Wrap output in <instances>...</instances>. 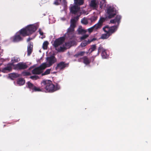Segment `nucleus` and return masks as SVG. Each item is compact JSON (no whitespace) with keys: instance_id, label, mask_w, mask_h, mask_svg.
Returning <instances> with one entry per match:
<instances>
[{"instance_id":"obj_1","label":"nucleus","mask_w":151,"mask_h":151,"mask_svg":"<svg viewBox=\"0 0 151 151\" xmlns=\"http://www.w3.org/2000/svg\"><path fill=\"white\" fill-rule=\"evenodd\" d=\"M27 84L28 88L30 91H32V92H40L43 91L46 92L52 93L60 88V86L58 83H56L55 85L51 81L48 80H43L41 81V86L40 87L36 86L30 82H28Z\"/></svg>"},{"instance_id":"obj_2","label":"nucleus","mask_w":151,"mask_h":151,"mask_svg":"<svg viewBox=\"0 0 151 151\" xmlns=\"http://www.w3.org/2000/svg\"><path fill=\"white\" fill-rule=\"evenodd\" d=\"M37 29V27L35 25H29L17 32L11 38V39L12 42H20L23 40L24 37L31 35L35 32Z\"/></svg>"},{"instance_id":"obj_3","label":"nucleus","mask_w":151,"mask_h":151,"mask_svg":"<svg viewBox=\"0 0 151 151\" xmlns=\"http://www.w3.org/2000/svg\"><path fill=\"white\" fill-rule=\"evenodd\" d=\"M46 68L45 65L44 63H42L39 66L36 67L32 71L33 74L40 75L42 73L43 70Z\"/></svg>"},{"instance_id":"obj_4","label":"nucleus","mask_w":151,"mask_h":151,"mask_svg":"<svg viewBox=\"0 0 151 151\" xmlns=\"http://www.w3.org/2000/svg\"><path fill=\"white\" fill-rule=\"evenodd\" d=\"M46 63H44L47 67H49L57 62V59L53 55H51L46 58Z\"/></svg>"},{"instance_id":"obj_5","label":"nucleus","mask_w":151,"mask_h":151,"mask_svg":"<svg viewBox=\"0 0 151 151\" xmlns=\"http://www.w3.org/2000/svg\"><path fill=\"white\" fill-rule=\"evenodd\" d=\"M65 40V36L60 37L56 39L54 42L53 45L54 47H58L59 46L62 45L64 43Z\"/></svg>"},{"instance_id":"obj_6","label":"nucleus","mask_w":151,"mask_h":151,"mask_svg":"<svg viewBox=\"0 0 151 151\" xmlns=\"http://www.w3.org/2000/svg\"><path fill=\"white\" fill-rule=\"evenodd\" d=\"M69 64L66 63L62 61L58 63L55 69L56 70H63L66 67L68 66Z\"/></svg>"},{"instance_id":"obj_7","label":"nucleus","mask_w":151,"mask_h":151,"mask_svg":"<svg viewBox=\"0 0 151 151\" xmlns=\"http://www.w3.org/2000/svg\"><path fill=\"white\" fill-rule=\"evenodd\" d=\"M96 48H90L88 51L86 52L81 51L78 52L77 54L74 55V57L76 58H78L79 57L82 56L85 53H86L88 54L89 52L91 53L92 51L96 50Z\"/></svg>"},{"instance_id":"obj_8","label":"nucleus","mask_w":151,"mask_h":151,"mask_svg":"<svg viewBox=\"0 0 151 151\" xmlns=\"http://www.w3.org/2000/svg\"><path fill=\"white\" fill-rule=\"evenodd\" d=\"M14 66L15 69L17 70H22L26 69L28 67V66L25 63L20 62L14 65Z\"/></svg>"},{"instance_id":"obj_9","label":"nucleus","mask_w":151,"mask_h":151,"mask_svg":"<svg viewBox=\"0 0 151 151\" xmlns=\"http://www.w3.org/2000/svg\"><path fill=\"white\" fill-rule=\"evenodd\" d=\"M67 35L68 37L70 40H72L76 37L75 34L74 33V30L70 29H68L67 32L64 35L65 37V35Z\"/></svg>"},{"instance_id":"obj_10","label":"nucleus","mask_w":151,"mask_h":151,"mask_svg":"<svg viewBox=\"0 0 151 151\" xmlns=\"http://www.w3.org/2000/svg\"><path fill=\"white\" fill-rule=\"evenodd\" d=\"M114 9V8L110 7L107 9V13L109 18H112L116 15V12Z\"/></svg>"},{"instance_id":"obj_11","label":"nucleus","mask_w":151,"mask_h":151,"mask_svg":"<svg viewBox=\"0 0 151 151\" xmlns=\"http://www.w3.org/2000/svg\"><path fill=\"white\" fill-rule=\"evenodd\" d=\"M118 26L114 25L109 27L108 26H106L104 28H105V29H106V31L111 34V35L114 32L117 30Z\"/></svg>"},{"instance_id":"obj_12","label":"nucleus","mask_w":151,"mask_h":151,"mask_svg":"<svg viewBox=\"0 0 151 151\" xmlns=\"http://www.w3.org/2000/svg\"><path fill=\"white\" fill-rule=\"evenodd\" d=\"M101 52V56L103 58H106L109 55L107 50L104 49L103 48H99L98 52L99 53Z\"/></svg>"},{"instance_id":"obj_13","label":"nucleus","mask_w":151,"mask_h":151,"mask_svg":"<svg viewBox=\"0 0 151 151\" xmlns=\"http://www.w3.org/2000/svg\"><path fill=\"white\" fill-rule=\"evenodd\" d=\"M77 45V42L75 40H69L65 42L64 45L65 46L71 47L72 46H75Z\"/></svg>"},{"instance_id":"obj_14","label":"nucleus","mask_w":151,"mask_h":151,"mask_svg":"<svg viewBox=\"0 0 151 151\" xmlns=\"http://www.w3.org/2000/svg\"><path fill=\"white\" fill-rule=\"evenodd\" d=\"M99 2L96 0H91L89 4L90 7L94 9H96L98 7Z\"/></svg>"},{"instance_id":"obj_15","label":"nucleus","mask_w":151,"mask_h":151,"mask_svg":"<svg viewBox=\"0 0 151 151\" xmlns=\"http://www.w3.org/2000/svg\"><path fill=\"white\" fill-rule=\"evenodd\" d=\"M14 65L12 63H9L7 66L3 68L2 70V72L3 73H6L7 71H10L12 69V66Z\"/></svg>"},{"instance_id":"obj_16","label":"nucleus","mask_w":151,"mask_h":151,"mask_svg":"<svg viewBox=\"0 0 151 151\" xmlns=\"http://www.w3.org/2000/svg\"><path fill=\"white\" fill-rule=\"evenodd\" d=\"M121 18V16L117 15L114 19L110 20V22L111 23L114 24L117 22L118 24L117 26H118L120 22V20Z\"/></svg>"},{"instance_id":"obj_17","label":"nucleus","mask_w":151,"mask_h":151,"mask_svg":"<svg viewBox=\"0 0 151 151\" xmlns=\"http://www.w3.org/2000/svg\"><path fill=\"white\" fill-rule=\"evenodd\" d=\"M106 18L104 17H101L98 22L96 24V25L97 28H100L102 25L103 23L105 21Z\"/></svg>"},{"instance_id":"obj_18","label":"nucleus","mask_w":151,"mask_h":151,"mask_svg":"<svg viewBox=\"0 0 151 151\" xmlns=\"http://www.w3.org/2000/svg\"><path fill=\"white\" fill-rule=\"evenodd\" d=\"M79 9L80 7H78V6H73L71 7L70 11L73 14H76Z\"/></svg>"},{"instance_id":"obj_19","label":"nucleus","mask_w":151,"mask_h":151,"mask_svg":"<svg viewBox=\"0 0 151 151\" xmlns=\"http://www.w3.org/2000/svg\"><path fill=\"white\" fill-rule=\"evenodd\" d=\"M96 40V39L94 38L90 40H88L87 41L84 40L82 42L81 45L82 47H85L86 46L87 44H89L91 42L95 41Z\"/></svg>"},{"instance_id":"obj_20","label":"nucleus","mask_w":151,"mask_h":151,"mask_svg":"<svg viewBox=\"0 0 151 151\" xmlns=\"http://www.w3.org/2000/svg\"><path fill=\"white\" fill-rule=\"evenodd\" d=\"M103 29L105 32H106V33L102 34L101 36V38L102 39H106L111 36V34H109V33L106 31V29H105V28H103Z\"/></svg>"},{"instance_id":"obj_21","label":"nucleus","mask_w":151,"mask_h":151,"mask_svg":"<svg viewBox=\"0 0 151 151\" xmlns=\"http://www.w3.org/2000/svg\"><path fill=\"white\" fill-rule=\"evenodd\" d=\"M75 4L77 5L81 6L83 5L85 0H74Z\"/></svg>"},{"instance_id":"obj_22","label":"nucleus","mask_w":151,"mask_h":151,"mask_svg":"<svg viewBox=\"0 0 151 151\" xmlns=\"http://www.w3.org/2000/svg\"><path fill=\"white\" fill-rule=\"evenodd\" d=\"M82 59L83 60V63L86 65H88L91 63V60L86 56L83 57Z\"/></svg>"},{"instance_id":"obj_23","label":"nucleus","mask_w":151,"mask_h":151,"mask_svg":"<svg viewBox=\"0 0 151 151\" xmlns=\"http://www.w3.org/2000/svg\"><path fill=\"white\" fill-rule=\"evenodd\" d=\"M25 83L24 80L22 78L19 79L17 81V83L19 85H22Z\"/></svg>"},{"instance_id":"obj_24","label":"nucleus","mask_w":151,"mask_h":151,"mask_svg":"<svg viewBox=\"0 0 151 151\" xmlns=\"http://www.w3.org/2000/svg\"><path fill=\"white\" fill-rule=\"evenodd\" d=\"M99 29V28H97L96 25V24L95 25H94L93 26V27L89 28L88 29V31L89 32L91 33V32H92L93 31V30H96L98 29Z\"/></svg>"},{"instance_id":"obj_25","label":"nucleus","mask_w":151,"mask_h":151,"mask_svg":"<svg viewBox=\"0 0 151 151\" xmlns=\"http://www.w3.org/2000/svg\"><path fill=\"white\" fill-rule=\"evenodd\" d=\"M20 60V59L19 58L17 57H14L11 60L12 63L13 64L14 63H17Z\"/></svg>"},{"instance_id":"obj_26","label":"nucleus","mask_w":151,"mask_h":151,"mask_svg":"<svg viewBox=\"0 0 151 151\" xmlns=\"http://www.w3.org/2000/svg\"><path fill=\"white\" fill-rule=\"evenodd\" d=\"M51 70L50 69H47L44 73H42V76L50 74V73Z\"/></svg>"},{"instance_id":"obj_27","label":"nucleus","mask_w":151,"mask_h":151,"mask_svg":"<svg viewBox=\"0 0 151 151\" xmlns=\"http://www.w3.org/2000/svg\"><path fill=\"white\" fill-rule=\"evenodd\" d=\"M55 49L58 51V52H63L66 50L68 48H55Z\"/></svg>"},{"instance_id":"obj_28","label":"nucleus","mask_w":151,"mask_h":151,"mask_svg":"<svg viewBox=\"0 0 151 151\" xmlns=\"http://www.w3.org/2000/svg\"><path fill=\"white\" fill-rule=\"evenodd\" d=\"M81 22L82 23L85 25L87 24L88 23L87 20L85 18L81 20Z\"/></svg>"},{"instance_id":"obj_29","label":"nucleus","mask_w":151,"mask_h":151,"mask_svg":"<svg viewBox=\"0 0 151 151\" xmlns=\"http://www.w3.org/2000/svg\"><path fill=\"white\" fill-rule=\"evenodd\" d=\"M76 27V24L70 23V27L68 29H70L74 30V29Z\"/></svg>"},{"instance_id":"obj_30","label":"nucleus","mask_w":151,"mask_h":151,"mask_svg":"<svg viewBox=\"0 0 151 151\" xmlns=\"http://www.w3.org/2000/svg\"><path fill=\"white\" fill-rule=\"evenodd\" d=\"M98 17L97 16H93L90 18V20L91 22H95L97 19Z\"/></svg>"},{"instance_id":"obj_31","label":"nucleus","mask_w":151,"mask_h":151,"mask_svg":"<svg viewBox=\"0 0 151 151\" xmlns=\"http://www.w3.org/2000/svg\"><path fill=\"white\" fill-rule=\"evenodd\" d=\"M33 48H27V55L29 56L31 54Z\"/></svg>"},{"instance_id":"obj_32","label":"nucleus","mask_w":151,"mask_h":151,"mask_svg":"<svg viewBox=\"0 0 151 151\" xmlns=\"http://www.w3.org/2000/svg\"><path fill=\"white\" fill-rule=\"evenodd\" d=\"M30 78L33 80H36L39 78V76L36 75L31 76L30 77Z\"/></svg>"},{"instance_id":"obj_33","label":"nucleus","mask_w":151,"mask_h":151,"mask_svg":"<svg viewBox=\"0 0 151 151\" xmlns=\"http://www.w3.org/2000/svg\"><path fill=\"white\" fill-rule=\"evenodd\" d=\"M49 44V43L47 41H45L43 43L42 47H47Z\"/></svg>"},{"instance_id":"obj_34","label":"nucleus","mask_w":151,"mask_h":151,"mask_svg":"<svg viewBox=\"0 0 151 151\" xmlns=\"http://www.w3.org/2000/svg\"><path fill=\"white\" fill-rule=\"evenodd\" d=\"M19 75L18 73H13L11 74V77L13 78H16L19 77Z\"/></svg>"},{"instance_id":"obj_35","label":"nucleus","mask_w":151,"mask_h":151,"mask_svg":"<svg viewBox=\"0 0 151 151\" xmlns=\"http://www.w3.org/2000/svg\"><path fill=\"white\" fill-rule=\"evenodd\" d=\"M22 74L24 76H29L31 75V73L29 72L24 71L22 72Z\"/></svg>"},{"instance_id":"obj_36","label":"nucleus","mask_w":151,"mask_h":151,"mask_svg":"<svg viewBox=\"0 0 151 151\" xmlns=\"http://www.w3.org/2000/svg\"><path fill=\"white\" fill-rule=\"evenodd\" d=\"M78 33L79 34H81L82 33H84L86 32V31L83 29H79L78 30Z\"/></svg>"},{"instance_id":"obj_37","label":"nucleus","mask_w":151,"mask_h":151,"mask_svg":"<svg viewBox=\"0 0 151 151\" xmlns=\"http://www.w3.org/2000/svg\"><path fill=\"white\" fill-rule=\"evenodd\" d=\"M88 35H83V36L81 37L80 38L81 40H83L86 38H87V37H88Z\"/></svg>"},{"instance_id":"obj_38","label":"nucleus","mask_w":151,"mask_h":151,"mask_svg":"<svg viewBox=\"0 0 151 151\" xmlns=\"http://www.w3.org/2000/svg\"><path fill=\"white\" fill-rule=\"evenodd\" d=\"M33 43L31 42H29L28 44L27 47H33Z\"/></svg>"},{"instance_id":"obj_39","label":"nucleus","mask_w":151,"mask_h":151,"mask_svg":"<svg viewBox=\"0 0 151 151\" xmlns=\"http://www.w3.org/2000/svg\"><path fill=\"white\" fill-rule=\"evenodd\" d=\"M76 21L75 19H72L70 20V23L76 24Z\"/></svg>"},{"instance_id":"obj_40","label":"nucleus","mask_w":151,"mask_h":151,"mask_svg":"<svg viewBox=\"0 0 151 151\" xmlns=\"http://www.w3.org/2000/svg\"><path fill=\"white\" fill-rule=\"evenodd\" d=\"M80 15L77 16H76V17H74L73 19H75L76 21L77 22V21H78V19H79V17H80Z\"/></svg>"},{"instance_id":"obj_41","label":"nucleus","mask_w":151,"mask_h":151,"mask_svg":"<svg viewBox=\"0 0 151 151\" xmlns=\"http://www.w3.org/2000/svg\"><path fill=\"white\" fill-rule=\"evenodd\" d=\"M39 32L41 35H43V32L40 29L39 30Z\"/></svg>"},{"instance_id":"obj_42","label":"nucleus","mask_w":151,"mask_h":151,"mask_svg":"<svg viewBox=\"0 0 151 151\" xmlns=\"http://www.w3.org/2000/svg\"><path fill=\"white\" fill-rule=\"evenodd\" d=\"M54 4L56 5H58L59 4V3L57 0H56L54 2Z\"/></svg>"},{"instance_id":"obj_43","label":"nucleus","mask_w":151,"mask_h":151,"mask_svg":"<svg viewBox=\"0 0 151 151\" xmlns=\"http://www.w3.org/2000/svg\"><path fill=\"white\" fill-rule=\"evenodd\" d=\"M63 1V4H64L65 5L66 4V0H65V1Z\"/></svg>"},{"instance_id":"obj_44","label":"nucleus","mask_w":151,"mask_h":151,"mask_svg":"<svg viewBox=\"0 0 151 151\" xmlns=\"http://www.w3.org/2000/svg\"><path fill=\"white\" fill-rule=\"evenodd\" d=\"M31 39H32V38H31L30 37L28 38L27 39V41L28 42L29 41H30Z\"/></svg>"},{"instance_id":"obj_45","label":"nucleus","mask_w":151,"mask_h":151,"mask_svg":"<svg viewBox=\"0 0 151 151\" xmlns=\"http://www.w3.org/2000/svg\"><path fill=\"white\" fill-rule=\"evenodd\" d=\"M33 68V67H31L30 68H29L28 70H30L32 68Z\"/></svg>"},{"instance_id":"obj_46","label":"nucleus","mask_w":151,"mask_h":151,"mask_svg":"<svg viewBox=\"0 0 151 151\" xmlns=\"http://www.w3.org/2000/svg\"><path fill=\"white\" fill-rule=\"evenodd\" d=\"M92 47H96V45H92Z\"/></svg>"},{"instance_id":"obj_47","label":"nucleus","mask_w":151,"mask_h":151,"mask_svg":"<svg viewBox=\"0 0 151 151\" xmlns=\"http://www.w3.org/2000/svg\"><path fill=\"white\" fill-rule=\"evenodd\" d=\"M43 49L44 50H46V49H47V48H44V47H43Z\"/></svg>"},{"instance_id":"obj_48","label":"nucleus","mask_w":151,"mask_h":151,"mask_svg":"<svg viewBox=\"0 0 151 151\" xmlns=\"http://www.w3.org/2000/svg\"><path fill=\"white\" fill-rule=\"evenodd\" d=\"M104 2H105L106 0H102Z\"/></svg>"},{"instance_id":"obj_49","label":"nucleus","mask_w":151,"mask_h":151,"mask_svg":"<svg viewBox=\"0 0 151 151\" xmlns=\"http://www.w3.org/2000/svg\"><path fill=\"white\" fill-rule=\"evenodd\" d=\"M94 60V59H93V61Z\"/></svg>"},{"instance_id":"obj_50","label":"nucleus","mask_w":151,"mask_h":151,"mask_svg":"<svg viewBox=\"0 0 151 151\" xmlns=\"http://www.w3.org/2000/svg\"><path fill=\"white\" fill-rule=\"evenodd\" d=\"M60 1H61V0H60ZM63 1H65V0H63Z\"/></svg>"}]
</instances>
